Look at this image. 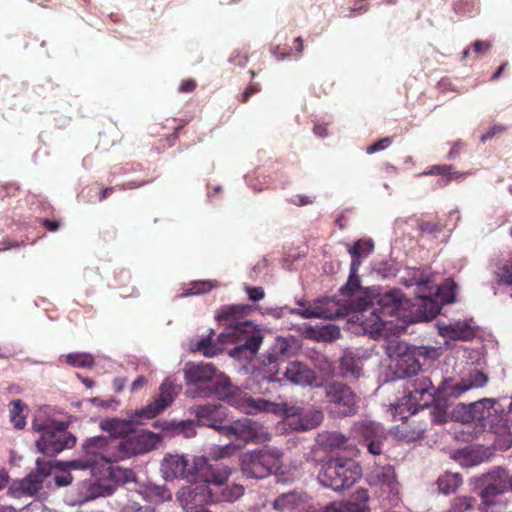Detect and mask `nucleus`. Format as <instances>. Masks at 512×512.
<instances>
[{
    "label": "nucleus",
    "instance_id": "9d476101",
    "mask_svg": "<svg viewBox=\"0 0 512 512\" xmlns=\"http://www.w3.org/2000/svg\"><path fill=\"white\" fill-rule=\"evenodd\" d=\"M288 352V341L284 338H277L268 352L263 355L258 368L263 378L272 382L283 381V370L281 366L286 362Z\"/></svg>",
    "mask_w": 512,
    "mask_h": 512
},
{
    "label": "nucleus",
    "instance_id": "cd10ccee",
    "mask_svg": "<svg viewBox=\"0 0 512 512\" xmlns=\"http://www.w3.org/2000/svg\"><path fill=\"white\" fill-rule=\"evenodd\" d=\"M307 495L305 493L291 491L279 495L273 503L277 510H296L303 508L306 503Z\"/></svg>",
    "mask_w": 512,
    "mask_h": 512
},
{
    "label": "nucleus",
    "instance_id": "e433bc0d",
    "mask_svg": "<svg viewBox=\"0 0 512 512\" xmlns=\"http://www.w3.org/2000/svg\"><path fill=\"white\" fill-rule=\"evenodd\" d=\"M437 483L439 490L448 495L456 491L462 483V479L457 473H445L438 478Z\"/></svg>",
    "mask_w": 512,
    "mask_h": 512
},
{
    "label": "nucleus",
    "instance_id": "a211bd4d",
    "mask_svg": "<svg viewBox=\"0 0 512 512\" xmlns=\"http://www.w3.org/2000/svg\"><path fill=\"white\" fill-rule=\"evenodd\" d=\"M220 434L228 438L247 442H257L260 439L259 426L249 418H242L219 426Z\"/></svg>",
    "mask_w": 512,
    "mask_h": 512
},
{
    "label": "nucleus",
    "instance_id": "4468645a",
    "mask_svg": "<svg viewBox=\"0 0 512 512\" xmlns=\"http://www.w3.org/2000/svg\"><path fill=\"white\" fill-rule=\"evenodd\" d=\"M195 480L199 478L205 483L222 486L228 480L231 470L220 462H211L206 457L194 458Z\"/></svg>",
    "mask_w": 512,
    "mask_h": 512
},
{
    "label": "nucleus",
    "instance_id": "ea45409f",
    "mask_svg": "<svg viewBox=\"0 0 512 512\" xmlns=\"http://www.w3.org/2000/svg\"><path fill=\"white\" fill-rule=\"evenodd\" d=\"M324 444L330 449H343L349 447V439L339 432H330L324 436Z\"/></svg>",
    "mask_w": 512,
    "mask_h": 512
},
{
    "label": "nucleus",
    "instance_id": "473e14b6",
    "mask_svg": "<svg viewBox=\"0 0 512 512\" xmlns=\"http://www.w3.org/2000/svg\"><path fill=\"white\" fill-rule=\"evenodd\" d=\"M444 335L453 340L468 341L475 337L474 329L466 322H457L444 328Z\"/></svg>",
    "mask_w": 512,
    "mask_h": 512
},
{
    "label": "nucleus",
    "instance_id": "de8ad7c7",
    "mask_svg": "<svg viewBox=\"0 0 512 512\" xmlns=\"http://www.w3.org/2000/svg\"><path fill=\"white\" fill-rule=\"evenodd\" d=\"M37 466V475L38 477H41L42 481L45 477L49 476L53 467L51 460H45L42 458H38L36 461Z\"/></svg>",
    "mask_w": 512,
    "mask_h": 512
},
{
    "label": "nucleus",
    "instance_id": "bf43d9fd",
    "mask_svg": "<svg viewBox=\"0 0 512 512\" xmlns=\"http://www.w3.org/2000/svg\"><path fill=\"white\" fill-rule=\"evenodd\" d=\"M432 421L438 424L445 423L447 421V414L445 410L436 406L432 413Z\"/></svg>",
    "mask_w": 512,
    "mask_h": 512
},
{
    "label": "nucleus",
    "instance_id": "c756f323",
    "mask_svg": "<svg viewBox=\"0 0 512 512\" xmlns=\"http://www.w3.org/2000/svg\"><path fill=\"white\" fill-rule=\"evenodd\" d=\"M369 500L368 490L359 488L351 495L350 500L342 502L345 504L347 512H371Z\"/></svg>",
    "mask_w": 512,
    "mask_h": 512
},
{
    "label": "nucleus",
    "instance_id": "20e7f679",
    "mask_svg": "<svg viewBox=\"0 0 512 512\" xmlns=\"http://www.w3.org/2000/svg\"><path fill=\"white\" fill-rule=\"evenodd\" d=\"M117 438L96 436L83 444L84 456L63 463L67 469L90 470L93 474L97 467L117 462Z\"/></svg>",
    "mask_w": 512,
    "mask_h": 512
},
{
    "label": "nucleus",
    "instance_id": "13d9d810",
    "mask_svg": "<svg viewBox=\"0 0 512 512\" xmlns=\"http://www.w3.org/2000/svg\"><path fill=\"white\" fill-rule=\"evenodd\" d=\"M492 48V43L490 41L484 40H476L472 44V50L476 55H481L483 53L488 52Z\"/></svg>",
    "mask_w": 512,
    "mask_h": 512
},
{
    "label": "nucleus",
    "instance_id": "4d7b16f0",
    "mask_svg": "<svg viewBox=\"0 0 512 512\" xmlns=\"http://www.w3.org/2000/svg\"><path fill=\"white\" fill-rule=\"evenodd\" d=\"M505 131H506L505 126H503L501 124L494 125L486 133H484L481 136V141L484 143L488 140L493 139L495 136L504 133Z\"/></svg>",
    "mask_w": 512,
    "mask_h": 512
},
{
    "label": "nucleus",
    "instance_id": "dca6fc26",
    "mask_svg": "<svg viewBox=\"0 0 512 512\" xmlns=\"http://www.w3.org/2000/svg\"><path fill=\"white\" fill-rule=\"evenodd\" d=\"M485 483L480 496L485 506L484 512H487V508L496 504V498L510 489V479L504 469H498L486 475Z\"/></svg>",
    "mask_w": 512,
    "mask_h": 512
},
{
    "label": "nucleus",
    "instance_id": "412c9836",
    "mask_svg": "<svg viewBox=\"0 0 512 512\" xmlns=\"http://www.w3.org/2000/svg\"><path fill=\"white\" fill-rule=\"evenodd\" d=\"M282 375L283 380L302 386L313 385L317 380L315 372L299 361L289 362Z\"/></svg>",
    "mask_w": 512,
    "mask_h": 512
},
{
    "label": "nucleus",
    "instance_id": "f257e3e1",
    "mask_svg": "<svg viewBox=\"0 0 512 512\" xmlns=\"http://www.w3.org/2000/svg\"><path fill=\"white\" fill-rule=\"evenodd\" d=\"M340 294L352 311L361 313L364 329L370 334L381 333L388 317L401 316V294L393 291L371 298L362 287L358 270H353V266H350L348 281L340 288Z\"/></svg>",
    "mask_w": 512,
    "mask_h": 512
},
{
    "label": "nucleus",
    "instance_id": "39448f33",
    "mask_svg": "<svg viewBox=\"0 0 512 512\" xmlns=\"http://www.w3.org/2000/svg\"><path fill=\"white\" fill-rule=\"evenodd\" d=\"M362 476L358 463L348 458H331L318 475L319 482L334 491L351 488Z\"/></svg>",
    "mask_w": 512,
    "mask_h": 512
},
{
    "label": "nucleus",
    "instance_id": "58836bf2",
    "mask_svg": "<svg viewBox=\"0 0 512 512\" xmlns=\"http://www.w3.org/2000/svg\"><path fill=\"white\" fill-rule=\"evenodd\" d=\"M10 419L17 429H23L26 425L25 416L23 414L26 405L21 400H14L10 403Z\"/></svg>",
    "mask_w": 512,
    "mask_h": 512
},
{
    "label": "nucleus",
    "instance_id": "9b49d317",
    "mask_svg": "<svg viewBox=\"0 0 512 512\" xmlns=\"http://www.w3.org/2000/svg\"><path fill=\"white\" fill-rule=\"evenodd\" d=\"M220 373L214 365L210 363H187L184 368V379L187 385L200 386L212 383L213 387L200 388L196 395L201 397H209L212 394L219 393L216 383L214 382Z\"/></svg>",
    "mask_w": 512,
    "mask_h": 512
},
{
    "label": "nucleus",
    "instance_id": "37998d69",
    "mask_svg": "<svg viewBox=\"0 0 512 512\" xmlns=\"http://www.w3.org/2000/svg\"><path fill=\"white\" fill-rule=\"evenodd\" d=\"M453 10L459 15H469L479 11L478 0H455Z\"/></svg>",
    "mask_w": 512,
    "mask_h": 512
},
{
    "label": "nucleus",
    "instance_id": "052dcab7",
    "mask_svg": "<svg viewBox=\"0 0 512 512\" xmlns=\"http://www.w3.org/2000/svg\"><path fill=\"white\" fill-rule=\"evenodd\" d=\"M21 512H48V509L40 501H34L28 504Z\"/></svg>",
    "mask_w": 512,
    "mask_h": 512
},
{
    "label": "nucleus",
    "instance_id": "5fc2aeb1",
    "mask_svg": "<svg viewBox=\"0 0 512 512\" xmlns=\"http://www.w3.org/2000/svg\"><path fill=\"white\" fill-rule=\"evenodd\" d=\"M391 144H392V138H390V137L382 138V139L378 140L377 142H375L374 144L368 146L367 153L373 154L380 150H384V149L388 148Z\"/></svg>",
    "mask_w": 512,
    "mask_h": 512
},
{
    "label": "nucleus",
    "instance_id": "3c124183",
    "mask_svg": "<svg viewBox=\"0 0 512 512\" xmlns=\"http://www.w3.org/2000/svg\"><path fill=\"white\" fill-rule=\"evenodd\" d=\"M64 462H58L57 465L64 471L61 475H56L55 477V483L57 486H67L72 482V475L70 474L71 469H67L65 465H63Z\"/></svg>",
    "mask_w": 512,
    "mask_h": 512
},
{
    "label": "nucleus",
    "instance_id": "4c0bfd02",
    "mask_svg": "<svg viewBox=\"0 0 512 512\" xmlns=\"http://www.w3.org/2000/svg\"><path fill=\"white\" fill-rule=\"evenodd\" d=\"M66 362L78 368H91L95 364L94 356L86 352L69 353L66 355Z\"/></svg>",
    "mask_w": 512,
    "mask_h": 512
},
{
    "label": "nucleus",
    "instance_id": "a878e982",
    "mask_svg": "<svg viewBox=\"0 0 512 512\" xmlns=\"http://www.w3.org/2000/svg\"><path fill=\"white\" fill-rule=\"evenodd\" d=\"M405 389L408 402L412 403L421 399L424 394L430 393L433 389V383L428 376L424 374H417L414 378L408 380Z\"/></svg>",
    "mask_w": 512,
    "mask_h": 512
},
{
    "label": "nucleus",
    "instance_id": "338daca9",
    "mask_svg": "<svg viewBox=\"0 0 512 512\" xmlns=\"http://www.w3.org/2000/svg\"><path fill=\"white\" fill-rule=\"evenodd\" d=\"M99 489H100V495L101 496H110L114 493L115 489H116V486L115 485H104V484H99Z\"/></svg>",
    "mask_w": 512,
    "mask_h": 512
},
{
    "label": "nucleus",
    "instance_id": "c03bdc74",
    "mask_svg": "<svg viewBox=\"0 0 512 512\" xmlns=\"http://www.w3.org/2000/svg\"><path fill=\"white\" fill-rule=\"evenodd\" d=\"M244 493V487L239 484L227 485L221 492L222 500L233 502L239 499Z\"/></svg>",
    "mask_w": 512,
    "mask_h": 512
},
{
    "label": "nucleus",
    "instance_id": "b1692460",
    "mask_svg": "<svg viewBox=\"0 0 512 512\" xmlns=\"http://www.w3.org/2000/svg\"><path fill=\"white\" fill-rule=\"evenodd\" d=\"M42 484L43 482L41 477L30 474L26 478L14 482L10 486L8 493L15 498H21L23 496H34L42 488Z\"/></svg>",
    "mask_w": 512,
    "mask_h": 512
},
{
    "label": "nucleus",
    "instance_id": "0eeeda50",
    "mask_svg": "<svg viewBox=\"0 0 512 512\" xmlns=\"http://www.w3.org/2000/svg\"><path fill=\"white\" fill-rule=\"evenodd\" d=\"M218 341L221 344H235V351H245L254 355L263 342V333L252 321L246 320L240 325L222 331L218 335Z\"/></svg>",
    "mask_w": 512,
    "mask_h": 512
},
{
    "label": "nucleus",
    "instance_id": "2f4dec72",
    "mask_svg": "<svg viewBox=\"0 0 512 512\" xmlns=\"http://www.w3.org/2000/svg\"><path fill=\"white\" fill-rule=\"evenodd\" d=\"M374 245L371 241L358 240L348 247L351 256V265L353 270H359L361 258L368 256L373 251Z\"/></svg>",
    "mask_w": 512,
    "mask_h": 512
},
{
    "label": "nucleus",
    "instance_id": "864d4df0",
    "mask_svg": "<svg viewBox=\"0 0 512 512\" xmlns=\"http://www.w3.org/2000/svg\"><path fill=\"white\" fill-rule=\"evenodd\" d=\"M385 438L373 439L365 442L367 450L372 455H380L383 451V442Z\"/></svg>",
    "mask_w": 512,
    "mask_h": 512
},
{
    "label": "nucleus",
    "instance_id": "774afa93",
    "mask_svg": "<svg viewBox=\"0 0 512 512\" xmlns=\"http://www.w3.org/2000/svg\"><path fill=\"white\" fill-rule=\"evenodd\" d=\"M146 384V378L144 376H138L131 385V391H137Z\"/></svg>",
    "mask_w": 512,
    "mask_h": 512
},
{
    "label": "nucleus",
    "instance_id": "09e8293b",
    "mask_svg": "<svg viewBox=\"0 0 512 512\" xmlns=\"http://www.w3.org/2000/svg\"><path fill=\"white\" fill-rule=\"evenodd\" d=\"M261 91V85L257 82H251L243 93L238 95V101L240 103H247L249 99Z\"/></svg>",
    "mask_w": 512,
    "mask_h": 512
},
{
    "label": "nucleus",
    "instance_id": "72a5a7b5",
    "mask_svg": "<svg viewBox=\"0 0 512 512\" xmlns=\"http://www.w3.org/2000/svg\"><path fill=\"white\" fill-rule=\"evenodd\" d=\"M341 374L346 379H358L362 374L360 360L350 354H346L340 361Z\"/></svg>",
    "mask_w": 512,
    "mask_h": 512
},
{
    "label": "nucleus",
    "instance_id": "c9c22d12",
    "mask_svg": "<svg viewBox=\"0 0 512 512\" xmlns=\"http://www.w3.org/2000/svg\"><path fill=\"white\" fill-rule=\"evenodd\" d=\"M214 331L211 330L209 335L201 338L194 344V351L201 352L206 357H213L222 352V349L213 343Z\"/></svg>",
    "mask_w": 512,
    "mask_h": 512
},
{
    "label": "nucleus",
    "instance_id": "680f3d73",
    "mask_svg": "<svg viewBox=\"0 0 512 512\" xmlns=\"http://www.w3.org/2000/svg\"><path fill=\"white\" fill-rule=\"evenodd\" d=\"M197 87V83L194 79H186L182 81L179 91L182 93L193 92Z\"/></svg>",
    "mask_w": 512,
    "mask_h": 512
},
{
    "label": "nucleus",
    "instance_id": "f704fd0d",
    "mask_svg": "<svg viewBox=\"0 0 512 512\" xmlns=\"http://www.w3.org/2000/svg\"><path fill=\"white\" fill-rule=\"evenodd\" d=\"M423 175L443 176L446 178L445 180L442 181L443 185H447L452 179L458 180V179L462 178L464 175H466V173L459 172V171H453L452 165L442 164V165H432V166L428 167L427 170H425L423 172Z\"/></svg>",
    "mask_w": 512,
    "mask_h": 512
},
{
    "label": "nucleus",
    "instance_id": "423d86ee",
    "mask_svg": "<svg viewBox=\"0 0 512 512\" xmlns=\"http://www.w3.org/2000/svg\"><path fill=\"white\" fill-rule=\"evenodd\" d=\"M282 454L276 449H256L243 453L240 457V469L247 478L263 479L280 467Z\"/></svg>",
    "mask_w": 512,
    "mask_h": 512
},
{
    "label": "nucleus",
    "instance_id": "f8f14e48",
    "mask_svg": "<svg viewBox=\"0 0 512 512\" xmlns=\"http://www.w3.org/2000/svg\"><path fill=\"white\" fill-rule=\"evenodd\" d=\"M350 310H352L351 307L344 299L323 298L303 309H293L292 313L305 319L323 318L332 320L348 315Z\"/></svg>",
    "mask_w": 512,
    "mask_h": 512
},
{
    "label": "nucleus",
    "instance_id": "0e129e2a",
    "mask_svg": "<svg viewBox=\"0 0 512 512\" xmlns=\"http://www.w3.org/2000/svg\"><path fill=\"white\" fill-rule=\"evenodd\" d=\"M290 202L297 206H306L313 203V199L309 196L297 195L294 199H291Z\"/></svg>",
    "mask_w": 512,
    "mask_h": 512
},
{
    "label": "nucleus",
    "instance_id": "7ed1b4c3",
    "mask_svg": "<svg viewBox=\"0 0 512 512\" xmlns=\"http://www.w3.org/2000/svg\"><path fill=\"white\" fill-rule=\"evenodd\" d=\"M67 428L66 422L38 415L33 421V429L41 433L36 441L37 450L45 455L54 456L65 449L73 448L76 437L69 433Z\"/></svg>",
    "mask_w": 512,
    "mask_h": 512
},
{
    "label": "nucleus",
    "instance_id": "2eb2a0df",
    "mask_svg": "<svg viewBox=\"0 0 512 512\" xmlns=\"http://www.w3.org/2000/svg\"><path fill=\"white\" fill-rule=\"evenodd\" d=\"M160 471L165 480L181 478L195 481L194 461L190 463L184 455H165L161 461Z\"/></svg>",
    "mask_w": 512,
    "mask_h": 512
},
{
    "label": "nucleus",
    "instance_id": "a18cd8bd",
    "mask_svg": "<svg viewBox=\"0 0 512 512\" xmlns=\"http://www.w3.org/2000/svg\"><path fill=\"white\" fill-rule=\"evenodd\" d=\"M235 451V447L232 445L215 446L211 448L209 456L214 462H218L220 459L231 456Z\"/></svg>",
    "mask_w": 512,
    "mask_h": 512
},
{
    "label": "nucleus",
    "instance_id": "8fccbe9b",
    "mask_svg": "<svg viewBox=\"0 0 512 512\" xmlns=\"http://www.w3.org/2000/svg\"><path fill=\"white\" fill-rule=\"evenodd\" d=\"M261 91V85L257 82H251L243 93L238 95V101L240 103H247L249 99Z\"/></svg>",
    "mask_w": 512,
    "mask_h": 512
},
{
    "label": "nucleus",
    "instance_id": "6e6d98bb",
    "mask_svg": "<svg viewBox=\"0 0 512 512\" xmlns=\"http://www.w3.org/2000/svg\"><path fill=\"white\" fill-rule=\"evenodd\" d=\"M245 291L247 293L248 299L257 302L262 300L265 297V292L262 287H245Z\"/></svg>",
    "mask_w": 512,
    "mask_h": 512
},
{
    "label": "nucleus",
    "instance_id": "5701e85b",
    "mask_svg": "<svg viewBox=\"0 0 512 512\" xmlns=\"http://www.w3.org/2000/svg\"><path fill=\"white\" fill-rule=\"evenodd\" d=\"M207 488L200 486H184L176 494L177 500L185 510H192L206 502Z\"/></svg>",
    "mask_w": 512,
    "mask_h": 512
},
{
    "label": "nucleus",
    "instance_id": "c85d7f7f",
    "mask_svg": "<svg viewBox=\"0 0 512 512\" xmlns=\"http://www.w3.org/2000/svg\"><path fill=\"white\" fill-rule=\"evenodd\" d=\"M488 381V377L481 371L475 370L467 379H462L459 383L452 387L451 394L459 396L462 393L472 389L483 387Z\"/></svg>",
    "mask_w": 512,
    "mask_h": 512
},
{
    "label": "nucleus",
    "instance_id": "a19ab883",
    "mask_svg": "<svg viewBox=\"0 0 512 512\" xmlns=\"http://www.w3.org/2000/svg\"><path fill=\"white\" fill-rule=\"evenodd\" d=\"M215 287L216 285L212 281H195L192 282L188 288L183 290L180 297L204 294Z\"/></svg>",
    "mask_w": 512,
    "mask_h": 512
},
{
    "label": "nucleus",
    "instance_id": "79ce46f5",
    "mask_svg": "<svg viewBox=\"0 0 512 512\" xmlns=\"http://www.w3.org/2000/svg\"><path fill=\"white\" fill-rule=\"evenodd\" d=\"M488 403L489 400H482L467 405V409H469L473 415L474 422L481 423L483 420L489 417L490 411L487 407Z\"/></svg>",
    "mask_w": 512,
    "mask_h": 512
},
{
    "label": "nucleus",
    "instance_id": "4be33fe9",
    "mask_svg": "<svg viewBox=\"0 0 512 512\" xmlns=\"http://www.w3.org/2000/svg\"><path fill=\"white\" fill-rule=\"evenodd\" d=\"M193 412L199 426H207L220 432L219 426H223V412L221 405H199L193 408Z\"/></svg>",
    "mask_w": 512,
    "mask_h": 512
},
{
    "label": "nucleus",
    "instance_id": "bb28decb",
    "mask_svg": "<svg viewBox=\"0 0 512 512\" xmlns=\"http://www.w3.org/2000/svg\"><path fill=\"white\" fill-rule=\"evenodd\" d=\"M145 418H137L136 412L132 415L131 420H121L117 418L108 419L102 423L101 427L110 433L108 438L121 439L128 435L132 430V423H140Z\"/></svg>",
    "mask_w": 512,
    "mask_h": 512
},
{
    "label": "nucleus",
    "instance_id": "e2e57ef3",
    "mask_svg": "<svg viewBox=\"0 0 512 512\" xmlns=\"http://www.w3.org/2000/svg\"><path fill=\"white\" fill-rule=\"evenodd\" d=\"M323 512H347L343 502H332L324 507Z\"/></svg>",
    "mask_w": 512,
    "mask_h": 512
},
{
    "label": "nucleus",
    "instance_id": "49530a36",
    "mask_svg": "<svg viewBox=\"0 0 512 512\" xmlns=\"http://www.w3.org/2000/svg\"><path fill=\"white\" fill-rule=\"evenodd\" d=\"M474 499L467 496L456 497L451 505L452 512H465L472 508Z\"/></svg>",
    "mask_w": 512,
    "mask_h": 512
},
{
    "label": "nucleus",
    "instance_id": "1a4fd4ad",
    "mask_svg": "<svg viewBox=\"0 0 512 512\" xmlns=\"http://www.w3.org/2000/svg\"><path fill=\"white\" fill-rule=\"evenodd\" d=\"M325 395L332 413L338 417L357 413L359 397L349 386L339 382L331 383L325 387Z\"/></svg>",
    "mask_w": 512,
    "mask_h": 512
},
{
    "label": "nucleus",
    "instance_id": "6e6552de",
    "mask_svg": "<svg viewBox=\"0 0 512 512\" xmlns=\"http://www.w3.org/2000/svg\"><path fill=\"white\" fill-rule=\"evenodd\" d=\"M160 437L147 430H131L128 435L117 439L118 461L134 455L144 454L156 448Z\"/></svg>",
    "mask_w": 512,
    "mask_h": 512
},
{
    "label": "nucleus",
    "instance_id": "393cba45",
    "mask_svg": "<svg viewBox=\"0 0 512 512\" xmlns=\"http://www.w3.org/2000/svg\"><path fill=\"white\" fill-rule=\"evenodd\" d=\"M352 433L355 437L367 442L373 439L386 438L384 428L377 422L360 420L354 423Z\"/></svg>",
    "mask_w": 512,
    "mask_h": 512
},
{
    "label": "nucleus",
    "instance_id": "7c9ffc66",
    "mask_svg": "<svg viewBox=\"0 0 512 512\" xmlns=\"http://www.w3.org/2000/svg\"><path fill=\"white\" fill-rule=\"evenodd\" d=\"M143 498L151 503H163L172 498V492L164 485L149 484L143 487Z\"/></svg>",
    "mask_w": 512,
    "mask_h": 512
},
{
    "label": "nucleus",
    "instance_id": "aec40b11",
    "mask_svg": "<svg viewBox=\"0 0 512 512\" xmlns=\"http://www.w3.org/2000/svg\"><path fill=\"white\" fill-rule=\"evenodd\" d=\"M370 483L377 486L381 491V496L388 500H391V496L398 494L399 483L391 465L376 467L371 474Z\"/></svg>",
    "mask_w": 512,
    "mask_h": 512
},
{
    "label": "nucleus",
    "instance_id": "603ef678",
    "mask_svg": "<svg viewBox=\"0 0 512 512\" xmlns=\"http://www.w3.org/2000/svg\"><path fill=\"white\" fill-rule=\"evenodd\" d=\"M455 416L457 419H459L462 423H472L473 415L469 409H467V405H461L458 406L455 410Z\"/></svg>",
    "mask_w": 512,
    "mask_h": 512
},
{
    "label": "nucleus",
    "instance_id": "69168bd1",
    "mask_svg": "<svg viewBox=\"0 0 512 512\" xmlns=\"http://www.w3.org/2000/svg\"><path fill=\"white\" fill-rule=\"evenodd\" d=\"M41 225L48 231L56 232L60 228V221L44 219L41 221Z\"/></svg>",
    "mask_w": 512,
    "mask_h": 512
},
{
    "label": "nucleus",
    "instance_id": "f3484780",
    "mask_svg": "<svg viewBox=\"0 0 512 512\" xmlns=\"http://www.w3.org/2000/svg\"><path fill=\"white\" fill-rule=\"evenodd\" d=\"M176 395V386L170 380L165 379L160 385V393L157 398L147 406L136 410L137 418H145V420L155 418L173 403Z\"/></svg>",
    "mask_w": 512,
    "mask_h": 512
},
{
    "label": "nucleus",
    "instance_id": "ddd939ff",
    "mask_svg": "<svg viewBox=\"0 0 512 512\" xmlns=\"http://www.w3.org/2000/svg\"><path fill=\"white\" fill-rule=\"evenodd\" d=\"M439 356L438 349L435 347H414L408 353H405L397 360V373L403 377H412L418 374L422 367L420 357L424 360L436 359Z\"/></svg>",
    "mask_w": 512,
    "mask_h": 512
},
{
    "label": "nucleus",
    "instance_id": "f03ea898",
    "mask_svg": "<svg viewBox=\"0 0 512 512\" xmlns=\"http://www.w3.org/2000/svg\"><path fill=\"white\" fill-rule=\"evenodd\" d=\"M241 408L247 414L256 412L283 413L286 424L293 430H311L319 426L323 420V413L319 410L304 412L299 407L288 406L284 403H276L263 398L247 397L244 399Z\"/></svg>",
    "mask_w": 512,
    "mask_h": 512
},
{
    "label": "nucleus",
    "instance_id": "6ab92c4d",
    "mask_svg": "<svg viewBox=\"0 0 512 512\" xmlns=\"http://www.w3.org/2000/svg\"><path fill=\"white\" fill-rule=\"evenodd\" d=\"M253 310L254 306L248 304L222 305L215 312V320L223 328V331H226L245 322Z\"/></svg>",
    "mask_w": 512,
    "mask_h": 512
}]
</instances>
